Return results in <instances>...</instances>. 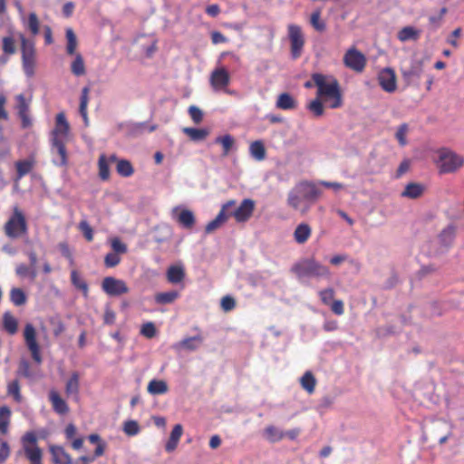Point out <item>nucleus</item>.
Returning a JSON list of instances; mask_svg holds the SVG:
<instances>
[{
  "label": "nucleus",
  "instance_id": "3",
  "mask_svg": "<svg viewBox=\"0 0 464 464\" xmlns=\"http://www.w3.org/2000/svg\"><path fill=\"white\" fill-rule=\"evenodd\" d=\"M5 236L11 239L22 237L28 233V225L24 214L17 207L4 226Z\"/></svg>",
  "mask_w": 464,
  "mask_h": 464
},
{
  "label": "nucleus",
  "instance_id": "35",
  "mask_svg": "<svg viewBox=\"0 0 464 464\" xmlns=\"http://www.w3.org/2000/svg\"><path fill=\"white\" fill-rule=\"evenodd\" d=\"M179 292L171 290L168 292H161L155 295V302L159 304H172L179 297Z\"/></svg>",
  "mask_w": 464,
  "mask_h": 464
},
{
  "label": "nucleus",
  "instance_id": "2",
  "mask_svg": "<svg viewBox=\"0 0 464 464\" xmlns=\"http://www.w3.org/2000/svg\"><path fill=\"white\" fill-rule=\"evenodd\" d=\"M312 81L317 87L316 96L326 102L329 108L342 107L343 94L340 84L334 76L315 72L312 74Z\"/></svg>",
  "mask_w": 464,
  "mask_h": 464
},
{
  "label": "nucleus",
  "instance_id": "54",
  "mask_svg": "<svg viewBox=\"0 0 464 464\" xmlns=\"http://www.w3.org/2000/svg\"><path fill=\"white\" fill-rule=\"evenodd\" d=\"M140 430L139 423L136 420H127L123 424V431L128 436H135Z\"/></svg>",
  "mask_w": 464,
  "mask_h": 464
},
{
  "label": "nucleus",
  "instance_id": "5",
  "mask_svg": "<svg viewBox=\"0 0 464 464\" xmlns=\"http://www.w3.org/2000/svg\"><path fill=\"white\" fill-rule=\"evenodd\" d=\"M22 451L30 464H43V450L38 445L35 431H27L21 437Z\"/></svg>",
  "mask_w": 464,
  "mask_h": 464
},
{
  "label": "nucleus",
  "instance_id": "17",
  "mask_svg": "<svg viewBox=\"0 0 464 464\" xmlns=\"http://www.w3.org/2000/svg\"><path fill=\"white\" fill-rule=\"evenodd\" d=\"M67 140H59L58 138H52V152L59 157L54 160L53 163L57 166L64 167L68 163V155L66 150Z\"/></svg>",
  "mask_w": 464,
  "mask_h": 464
},
{
  "label": "nucleus",
  "instance_id": "39",
  "mask_svg": "<svg viewBox=\"0 0 464 464\" xmlns=\"http://www.w3.org/2000/svg\"><path fill=\"white\" fill-rule=\"evenodd\" d=\"M148 392L152 395L164 394L168 392V385L162 380H151L147 387Z\"/></svg>",
  "mask_w": 464,
  "mask_h": 464
},
{
  "label": "nucleus",
  "instance_id": "27",
  "mask_svg": "<svg viewBox=\"0 0 464 464\" xmlns=\"http://www.w3.org/2000/svg\"><path fill=\"white\" fill-rule=\"evenodd\" d=\"M182 433H183V428H182V425L181 424H176L171 432H170V436L169 438V440L167 441L166 445H165V450L166 451L168 452H172L173 450H176V448L178 447V444H179V441L182 436Z\"/></svg>",
  "mask_w": 464,
  "mask_h": 464
},
{
  "label": "nucleus",
  "instance_id": "6",
  "mask_svg": "<svg viewBox=\"0 0 464 464\" xmlns=\"http://www.w3.org/2000/svg\"><path fill=\"white\" fill-rule=\"evenodd\" d=\"M292 271L299 277L315 276V277H330L331 272L329 268L313 258L304 259L293 266Z\"/></svg>",
  "mask_w": 464,
  "mask_h": 464
},
{
  "label": "nucleus",
  "instance_id": "14",
  "mask_svg": "<svg viewBox=\"0 0 464 464\" xmlns=\"http://www.w3.org/2000/svg\"><path fill=\"white\" fill-rule=\"evenodd\" d=\"M210 84L215 91L226 90V92L231 93L226 88L230 82V75L227 69L219 67L215 69L210 74Z\"/></svg>",
  "mask_w": 464,
  "mask_h": 464
},
{
  "label": "nucleus",
  "instance_id": "19",
  "mask_svg": "<svg viewBox=\"0 0 464 464\" xmlns=\"http://www.w3.org/2000/svg\"><path fill=\"white\" fill-rule=\"evenodd\" d=\"M48 397L54 412L59 415H66L69 412L70 409L67 402L58 392L55 390L50 391Z\"/></svg>",
  "mask_w": 464,
  "mask_h": 464
},
{
  "label": "nucleus",
  "instance_id": "44",
  "mask_svg": "<svg viewBox=\"0 0 464 464\" xmlns=\"http://www.w3.org/2000/svg\"><path fill=\"white\" fill-rule=\"evenodd\" d=\"M456 235V227L453 225L446 227L439 235L440 241L444 246L450 245Z\"/></svg>",
  "mask_w": 464,
  "mask_h": 464
},
{
  "label": "nucleus",
  "instance_id": "24",
  "mask_svg": "<svg viewBox=\"0 0 464 464\" xmlns=\"http://www.w3.org/2000/svg\"><path fill=\"white\" fill-rule=\"evenodd\" d=\"M166 276L169 283L173 285L179 284L186 276L185 269L183 266H170L167 270Z\"/></svg>",
  "mask_w": 464,
  "mask_h": 464
},
{
  "label": "nucleus",
  "instance_id": "18",
  "mask_svg": "<svg viewBox=\"0 0 464 464\" xmlns=\"http://www.w3.org/2000/svg\"><path fill=\"white\" fill-rule=\"evenodd\" d=\"M172 215L184 228L191 229L195 225L196 218L194 213L189 209H180L179 207H176L172 209Z\"/></svg>",
  "mask_w": 464,
  "mask_h": 464
},
{
  "label": "nucleus",
  "instance_id": "22",
  "mask_svg": "<svg viewBox=\"0 0 464 464\" xmlns=\"http://www.w3.org/2000/svg\"><path fill=\"white\" fill-rule=\"evenodd\" d=\"M214 142L218 144L222 148V156L227 157L232 150H236V140L230 134H225L221 136H218Z\"/></svg>",
  "mask_w": 464,
  "mask_h": 464
},
{
  "label": "nucleus",
  "instance_id": "59",
  "mask_svg": "<svg viewBox=\"0 0 464 464\" xmlns=\"http://www.w3.org/2000/svg\"><path fill=\"white\" fill-rule=\"evenodd\" d=\"M121 263V257L116 253H108L104 257V264L107 267H115Z\"/></svg>",
  "mask_w": 464,
  "mask_h": 464
},
{
  "label": "nucleus",
  "instance_id": "47",
  "mask_svg": "<svg viewBox=\"0 0 464 464\" xmlns=\"http://www.w3.org/2000/svg\"><path fill=\"white\" fill-rule=\"evenodd\" d=\"M89 92L90 88L89 87H83L81 93V99H80V106H79V111L83 118L84 121L87 122L88 115H87V106L89 102Z\"/></svg>",
  "mask_w": 464,
  "mask_h": 464
},
{
  "label": "nucleus",
  "instance_id": "37",
  "mask_svg": "<svg viewBox=\"0 0 464 464\" xmlns=\"http://www.w3.org/2000/svg\"><path fill=\"white\" fill-rule=\"evenodd\" d=\"M74 55V60L71 63L72 73L75 76H82L86 73L83 57L81 53H77Z\"/></svg>",
  "mask_w": 464,
  "mask_h": 464
},
{
  "label": "nucleus",
  "instance_id": "40",
  "mask_svg": "<svg viewBox=\"0 0 464 464\" xmlns=\"http://www.w3.org/2000/svg\"><path fill=\"white\" fill-rule=\"evenodd\" d=\"M302 388L309 394H313L315 390L316 380L311 372H306L300 379Z\"/></svg>",
  "mask_w": 464,
  "mask_h": 464
},
{
  "label": "nucleus",
  "instance_id": "58",
  "mask_svg": "<svg viewBox=\"0 0 464 464\" xmlns=\"http://www.w3.org/2000/svg\"><path fill=\"white\" fill-rule=\"evenodd\" d=\"M79 228L82 232L87 241L91 242L93 240V230L87 221H81L79 224Z\"/></svg>",
  "mask_w": 464,
  "mask_h": 464
},
{
  "label": "nucleus",
  "instance_id": "63",
  "mask_svg": "<svg viewBox=\"0 0 464 464\" xmlns=\"http://www.w3.org/2000/svg\"><path fill=\"white\" fill-rule=\"evenodd\" d=\"M236 307V301L230 295H226L221 299V308L224 312H230Z\"/></svg>",
  "mask_w": 464,
  "mask_h": 464
},
{
  "label": "nucleus",
  "instance_id": "60",
  "mask_svg": "<svg viewBox=\"0 0 464 464\" xmlns=\"http://www.w3.org/2000/svg\"><path fill=\"white\" fill-rule=\"evenodd\" d=\"M188 113L194 123L198 124L202 121L203 112L198 107L191 105L188 108Z\"/></svg>",
  "mask_w": 464,
  "mask_h": 464
},
{
  "label": "nucleus",
  "instance_id": "57",
  "mask_svg": "<svg viewBox=\"0 0 464 464\" xmlns=\"http://www.w3.org/2000/svg\"><path fill=\"white\" fill-rule=\"evenodd\" d=\"M319 296L323 304L329 305L334 297V291L333 288H326L319 292Z\"/></svg>",
  "mask_w": 464,
  "mask_h": 464
},
{
  "label": "nucleus",
  "instance_id": "16",
  "mask_svg": "<svg viewBox=\"0 0 464 464\" xmlns=\"http://www.w3.org/2000/svg\"><path fill=\"white\" fill-rule=\"evenodd\" d=\"M17 102L16 110L19 118L21 119L22 127L24 129L29 128L32 125V121L30 119V100H26L24 94H18L15 97Z\"/></svg>",
  "mask_w": 464,
  "mask_h": 464
},
{
  "label": "nucleus",
  "instance_id": "10",
  "mask_svg": "<svg viewBox=\"0 0 464 464\" xmlns=\"http://www.w3.org/2000/svg\"><path fill=\"white\" fill-rule=\"evenodd\" d=\"M24 338L28 350L31 353L33 360L40 364L42 362V355L40 346L36 340V331L32 324H27L24 329Z\"/></svg>",
  "mask_w": 464,
  "mask_h": 464
},
{
  "label": "nucleus",
  "instance_id": "49",
  "mask_svg": "<svg viewBox=\"0 0 464 464\" xmlns=\"http://www.w3.org/2000/svg\"><path fill=\"white\" fill-rule=\"evenodd\" d=\"M66 39H67V45H66V52L70 55L75 54V51L77 48V39L76 35L72 28L66 29Z\"/></svg>",
  "mask_w": 464,
  "mask_h": 464
},
{
  "label": "nucleus",
  "instance_id": "38",
  "mask_svg": "<svg viewBox=\"0 0 464 464\" xmlns=\"http://www.w3.org/2000/svg\"><path fill=\"white\" fill-rule=\"evenodd\" d=\"M182 130L193 141L203 140L209 134V131L206 129H196V128H191V127H185V128H183Z\"/></svg>",
  "mask_w": 464,
  "mask_h": 464
},
{
  "label": "nucleus",
  "instance_id": "42",
  "mask_svg": "<svg viewBox=\"0 0 464 464\" xmlns=\"http://www.w3.org/2000/svg\"><path fill=\"white\" fill-rule=\"evenodd\" d=\"M15 274L19 277H29L31 280H34L37 276L36 268L31 267L24 263L18 264L15 267Z\"/></svg>",
  "mask_w": 464,
  "mask_h": 464
},
{
  "label": "nucleus",
  "instance_id": "31",
  "mask_svg": "<svg viewBox=\"0 0 464 464\" xmlns=\"http://www.w3.org/2000/svg\"><path fill=\"white\" fill-rule=\"evenodd\" d=\"M80 392V376L77 372L72 373L70 379L67 381L65 385V392L69 397L71 395L74 396L76 400L79 398Z\"/></svg>",
  "mask_w": 464,
  "mask_h": 464
},
{
  "label": "nucleus",
  "instance_id": "34",
  "mask_svg": "<svg viewBox=\"0 0 464 464\" xmlns=\"http://www.w3.org/2000/svg\"><path fill=\"white\" fill-rule=\"evenodd\" d=\"M249 152L252 158L257 161H262L266 159V150L263 141L255 140L249 146Z\"/></svg>",
  "mask_w": 464,
  "mask_h": 464
},
{
  "label": "nucleus",
  "instance_id": "43",
  "mask_svg": "<svg viewBox=\"0 0 464 464\" xmlns=\"http://www.w3.org/2000/svg\"><path fill=\"white\" fill-rule=\"evenodd\" d=\"M10 301L15 305V306H21L24 305L27 301V296L23 289L18 287H13L10 290Z\"/></svg>",
  "mask_w": 464,
  "mask_h": 464
},
{
  "label": "nucleus",
  "instance_id": "53",
  "mask_svg": "<svg viewBox=\"0 0 464 464\" xmlns=\"http://www.w3.org/2000/svg\"><path fill=\"white\" fill-rule=\"evenodd\" d=\"M99 177L102 180H107L110 178V169L104 155H101L98 161Z\"/></svg>",
  "mask_w": 464,
  "mask_h": 464
},
{
  "label": "nucleus",
  "instance_id": "23",
  "mask_svg": "<svg viewBox=\"0 0 464 464\" xmlns=\"http://www.w3.org/2000/svg\"><path fill=\"white\" fill-rule=\"evenodd\" d=\"M204 338L201 334H198L192 337H187L179 342L174 345L176 350L184 349L187 351L197 350L203 343Z\"/></svg>",
  "mask_w": 464,
  "mask_h": 464
},
{
  "label": "nucleus",
  "instance_id": "46",
  "mask_svg": "<svg viewBox=\"0 0 464 464\" xmlns=\"http://www.w3.org/2000/svg\"><path fill=\"white\" fill-rule=\"evenodd\" d=\"M6 392L7 395L11 396L14 401H22L21 386L17 379L13 380L7 383Z\"/></svg>",
  "mask_w": 464,
  "mask_h": 464
},
{
  "label": "nucleus",
  "instance_id": "29",
  "mask_svg": "<svg viewBox=\"0 0 464 464\" xmlns=\"http://www.w3.org/2000/svg\"><path fill=\"white\" fill-rule=\"evenodd\" d=\"M35 160L33 157H30L24 160H18L15 162L16 169V180L21 179L23 177L27 175L34 169Z\"/></svg>",
  "mask_w": 464,
  "mask_h": 464
},
{
  "label": "nucleus",
  "instance_id": "45",
  "mask_svg": "<svg viewBox=\"0 0 464 464\" xmlns=\"http://www.w3.org/2000/svg\"><path fill=\"white\" fill-rule=\"evenodd\" d=\"M264 435L270 442H277L284 439L285 432L273 425H269L264 430Z\"/></svg>",
  "mask_w": 464,
  "mask_h": 464
},
{
  "label": "nucleus",
  "instance_id": "11",
  "mask_svg": "<svg viewBox=\"0 0 464 464\" xmlns=\"http://www.w3.org/2000/svg\"><path fill=\"white\" fill-rule=\"evenodd\" d=\"M236 205L237 201L235 199H230L224 203L217 217L205 227V232L207 234H210L221 227L229 218V214H227V212Z\"/></svg>",
  "mask_w": 464,
  "mask_h": 464
},
{
  "label": "nucleus",
  "instance_id": "4",
  "mask_svg": "<svg viewBox=\"0 0 464 464\" xmlns=\"http://www.w3.org/2000/svg\"><path fill=\"white\" fill-rule=\"evenodd\" d=\"M438 159L435 160L440 173H452L464 164V158L448 148H440L436 151Z\"/></svg>",
  "mask_w": 464,
  "mask_h": 464
},
{
  "label": "nucleus",
  "instance_id": "51",
  "mask_svg": "<svg viewBox=\"0 0 464 464\" xmlns=\"http://www.w3.org/2000/svg\"><path fill=\"white\" fill-rule=\"evenodd\" d=\"M26 28L30 31L33 35H37L40 31V22L35 13H30L28 14Z\"/></svg>",
  "mask_w": 464,
  "mask_h": 464
},
{
  "label": "nucleus",
  "instance_id": "55",
  "mask_svg": "<svg viewBox=\"0 0 464 464\" xmlns=\"http://www.w3.org/2000/svg\"><path fill=\"white\" fill-rule=\"evenodd\" d=\"M3 51L6 54H14L15 53V41L13 36H5L2 40Z\"/></svg>",
  "mask_w": 464,
  "mask_h": 464
},
{
  "label": "nucleus",
  "instance_id": "50",
  "mask_svg": "<svg viewBox=\"0 0 464 464\" xmlns=\"http://www.w3.org/2000/svg\"><path fill=\"white\" fill-rule=\"evenodd\" d=\"M311 25L318 32H324L326 29V24L321 19V11L315 10L310 17Z\"/></svg>",
  "mask_w": 464,
  "mask_h": 464
},
{
  "label": "nucleus",
  "instance_id": "36",
  "mask_svg": "<svg viewBox=\"0 0 464 464\" xmlns=\"http://www.w3.org/2000/svg\"><path fill=\"white\" fill-rule=\"evenodd\" d=\"M71 282L73 286L81 290L84 296H88L89 286L86 281L81 276L77 270H72L71 272Z\"/></svg>",
  "mask_w": 464,
  "mask_h": 464
},
{
  "label": "nucleus",
  "instance_id": "41",
  "mask_svg": "<svg viewBox=\"0 0 464 464\" xmlns=\"http://www.w3.org/2000/svg\"><path fill=\"white\" fill-rule=\"evenodd\" d=\"M3 325H4V329L9 334L13 335L17 332L18 322H17L16 318L9 312H6L4 314Z\"/></svg>",
  "mask_w": 464,
  "mask_h": 464
},
{
  "label": "nucleus",
  "instance_id": "20",
  "mask_svg": "<svg viewBox=\"0 0 464 464\" xmlns=\"http://www.w3.org/2000/svg\"><path fill=\"white\" fill-rule=\"evenodd\" d=\"M49 451L53 464H72L70 454L62 446L51 445Z\"/></svg>",
  "mask_w": 464,
  "mask_h": 464
},
{
  "label": "nucleus",
  "instance_id": "15",
  "mask_svg": "<svg viewBox=\"0 0 464 464\" xmlns=\"http://www.w3.org/2000/svg\"><path fill=\"white\" fill-rule=\"evenodd\" d=\"M378 82L386 92H394L397 89L395 72L392 68H384L378 74Z\"/></svg>",
  "mask_w": 464,
  "mask_h": 464
},
{
  "label": "nucleus",
  "instance_id": "64",
  "mask_svg": "<svg viewBox=\"0 0 464 464\" xmlns=\"http://www.w3.org/2000/svg\"><path fill=\"white\" fill-rule=\"evenodd\" d=\"M111 246L113 249V253L117 255L125 254L128 250L127 246L117 237L111 240Z\"/></svg>",
  "mask_w": 464,
  "mask_h": 464
},
{
  "label": "nucleus",
  "instance_id": "61",
  "mask_svg": "<svg viewBox=\"0 0 464 464\" xmlns=\"http://www.w3.org/2000/svg\"><path fill=\"white\" fill-rule=\"evenodd\" d=\"M407 132H408V125L406 123L400 125V127L398 128V130L396 131L395 137L398 140L400 145H401V146H405L407 143V140H406Z\"/></svg>",
  "mask_w": 464,
  "mask_h": 464
},
{
  "label": "nucleus",
  "instance_id": "33",
  "mask_svg": "<svg viewBox=\"0 0 464 464\" xmlns=\"http://www.w3.org/2000/svg\"><path fill=\"white\" fill-rule=\"evenodd\" d=\"M11 410L8 406L0 407V433L5 435L9 431L11 422Z\"/></svg>",
  "mask_w": 464,
  "mask_h": 464
},
{
  "label": "nucleus",
  "instance_id": "52",
  "mask_svg": "<svg viewBox=\"0 0 464 464\" xmlns=\"http://www.w3.org/2000/svg\"><path fill=\"white\" fill-rule=\"evenodd\" d=\"M307 109L315 116L320 117L324 112V108L323 105V100L316 96L314 100L309 102L307 105Z\"/></svg>",
  "mask_w": 464,
  "mask_h": 464
},
{
  "label": "nucleus",
  "instance_id": "8",
  "mask_svg": "<svg viewBox=\"0 0 464 464\" xmlns=\"http://www.w3.org/2000/svg\"><path fill=\"white\" fill-rule=\"evenodd\" d=\"M288 38L290 42V53L293 60L301 57L304 46V36L299 25L291 24L287 26Z\"/></svg>",
  "mask_w": 464,
  "mask_h": 464
},
{
  "label": "nucleus",
  "instance_id": "25",
  "mask_svg": "<svg viewBox=\"0 0 464 464\" xmlns=\"http://www.w3.org/2000/svg\"><path fill=\"white\" fill-rule=\"evenodd\" d=\"M423 72V63L421 61H414L409 68L403 69L401 73L405 80L412 81L420 78Z\"/></svg>",
  "mask_w": 464,
  "mask_h": 464
},
{
  "label": "nucleus",
  "instance_id": "56",
  "mask_svg": "<svg viewBox=\"0 0 464 464\" xmlns=\"http://www.w3.org/2000/svg\"><path fill=\"white\" fill-rule=\"evenodd\" d=\"M17 374L25 378H30L32 376L30 362L27 360L20 361Z\"/></svg>",
  "mask_w": 464,
  "mask_h": 464
},
{
  "label": "nucleus",
  "instance_id": "30",
  "mask_svg": "<svg viewBox=\"0 0 464 464\" xmlns=\"http://www.w3.org/2000/svg\"><path fill=\"white\" fill-rule=\"evenodd\" d=\"M276 107L280 110L288 111L297 108L296 100L287 92L279 94L276 103Z\"/></svg>",
  "mask_w": 464,
  "mask_h": 464
},
{
  "label": "nucleus",
  "instance_id": "26",
  "mask_svg": "<svg viewBox=\"0 0 464 464\" xmlns=\"http://www.w3.org/2000/svg\"><path fill=\"white\" fill-rule=\"evenodd\" d=\"M425 191V187L420 183L411 182L405 186L401 197L416 199L420 198Z\"/></svg>",
  "mask_w": 464,
  "mask_h": 464
},
{
  "label": "nucleus",
  "instance_id": "9",
  "mask_svg": "<svg viewBox=\"0 0 464 464\" xmlns=\"http://www.w3.org/2000/svg\"><path fill=\"white\" fill-rule=\"evenodd\" d=\"M255 210V201L251 198H245L238 207H233L227 212L229 218L233 217L237 223H246L252 217Z\"/></svg>",
  "mask_w": 464,
  "mask_h": 464
},
{
  "label": "nucleus",
  "instance_id": "32",
  "mask_svg": "<svg viewBox=\"0 0 464 464\" xmlns=\"http://www.w3.org/2000/svg\"><path fill=\"white\" fill-rule=\"evenodd\" d=\"M420 30L416 29L413 26L402 27L397 34L399 41L404 43L410 40L417 41L420 36Z\"/></svg>",
  "mask_w": 464,
  "mask_h": 464
},
{
  "label": "nucleus",
  "instance_id": "21",
  "mask_svg": "<svg viewBox=\"0 0 464 464\" xmlns=\"http://www.w3.org/2000/svg\"><path fill=\"white\" fill-rule=\"evenodd\" d=\"M69 132V124L63 113H58L56 116L55 128L52 131V138H58L59 140H67Z\"/></svg>",
  "mask_w": 464,
  "mask_h": 464
},
{
  "label": "nucleus",
  "instance_id": "62",
  "mask_svg": "<svg viewBox=\"0 0 464 464\" xmlns=\"http://www.w3.org/2000/svg\"><path fill=\"white\" fill-rule=\"evenodd\" d=\"M156 327L151 322L144 324L140 330V334L147 338H153L156 335Z\"/></svg>",
  "mask_w": 464,
  "mask_h": 464
},
{
  "label": "nucleus",
  "instance_id": "28",
  "mask_svg": "<svg viewBox=\"0 0 464 464\" xmlns=\"http://www.w3.org/2000/svg\"><path fill=\"white\" fill-rule=\"evenodd\" d=\"M312 235V228L307 223L297 225L294 231V239L297 244H304Z\"/></svg>",
  "mask_w": 464,
  "mask_h": 464
},
{
  "label": "nucleus",
  "instance_id": "7",
  "mask_svg": "<svg viewBox=\"0 0 464 464\" xmlns=\"http://www.w3.org/2000/svg\"><path fill=\"white\" fill-rule=\"evenodd\" d=\"M21 42L23 70L27 77L32 78L35 73L36 65L34 44L24 35L21 36Z\"/></svg>",
  "mask_w": 464,
  "mask_h": 464
},
{
  "label": "nucleus",
  "instance_id": "13",
  "mask_svg": "<svg viewBox=\"0 0 464 464\" xmlns=\"http://www.w3.org/2000/svg\"><path fill=\"white\" fill-rule=\"evenodd\" d=\"M102 290L109 295L117 296L129 292V288L123 280L112 276H107L102 283Z\"/></svg>",
  "mask_w": 464,
  "mask_h": 464
},
{
  "label": "nucleus",
  "instance_id": "1",
  "mask_svg": "<svg viewBox=\"0 0 464 464\" xmlns=\"http://www.w3.org/2000/svg\"><path fill=\"white\" fill-rule=\"evenodd\" d=\"M322 189L312 181L303 180L295 186L287 194V205L293 210L306 214L313 203L321 196Z\"/></svg>",
  "mask_w": 464,
  "mask_h": 464
},
{
  "label": "nucleus",
  "instance_id": "48",
  "mask_svg": "<svg viewBox=\"0 0 464 464\" xmlns=\"http://www.w3.org/2000/svg\"><path fill=\"white\" fill-rule=\"evenodd\" d=\"M116 170L121 177H130L133 172V167L131 163L127 160H119L117 161Z\"/></svg>",
  "mask_w": 464,
  "mask_h": 464
},
{
  "label": "nucleus",
  "instance_id": "12",
  "mask_svg": "<svg viewBox=\"0 0 464 464\" xmlns=\"http://www.w3.org/2000/svg\"><path fill=\"white\" fill-rule=\"evenodd\" d=\"M366 58L356 48H350L343 56V63L354 72H362L366 66Z\"/></svg>",
  "mask_w": 464,
  "mask_h": 464
}]
</instances>
